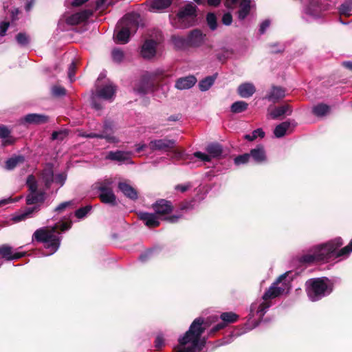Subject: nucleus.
Here are the masks:
<instances>
[{
  "instance_id": "61",
  "label": "nucleus",
  "mask_w": 352,
  "mask_h": 352,
  "mask_svg": "<svg viewBox=\"0 0 352 352\" xmlns=\"http://www.w3.org/2000/svg\"><path fill=\"white\" fill-rule=\"evenodd\" d=\"M68 76L72 80V77L74 76L76 70V63L75 61H72L69 66L68 69Z\"/></svg>"
},
{
  "instance_id": "10",
  "label": "nucleus",
  "mask_w": 352,
  "mask_h": 352,
  "mask_svg": "<svg viewBox=\"0 0 352 352\" xmlns=\"http://www.w3.org/2000/svg\"><path fill=\"white\" fill-rule=\"evenodd\" d=\"M155 83L151 76L143 75L140 81L135 84L133 90L135 92L145 95L154 91Z\"/></svg>"
},
{
  "instance_id": "23",
  "label": "nucleus",
  "mask_w": 352,
  "mask_h": 352,
  "mask_svg": "<svg viewBox=\"0 0 352 352\" xmlns=\"http://www.w3.org/2000/svg\"><path fill=\"white\" fill-rule=\"evenodd\" d=\"M256 91V88L254 85L252 83L245 82L240 85L238 87L237 92L239 95L242 98H250L251 97Z\"/></svg>"
},
{
  "instance_id": "52",
  "label": "nucleus",
  "mask_w": 352,
  "mask_h": 352,
  "mask_svg": "<svg viewBox=\"0 0 352 352\" xmlns=\"http://www.w3.org/2000/svg\"><path fill=\"white\" fill-rule=\"evenodd\" d=\"M250 158V155H249V153H244L236 156L234 158V162L236 166H239L241 164H247L249 162Z\"/></svg>"
},
{
  "instance_id": "9",
  "label": "nucleus",
  "mask_w": 352,
  "mask_h": 352,
  "mask_svg": "<svg viewBox=\"0 0 352 352\" xmlns=\"http://www.w3.org/2000/svg\"><path fill=\"white\" fill-rule=\"evenodd\" d=\"M151 207L157 216L161 217L162 219L168 214H171L174 210V206L172 201L165 199H157L152 204Z\"/></svg>"
},
{
  "instance_id": "53",
  "label": "nucleus",
  "mask_w": 352,
  "mask_h": 352,
  "mask_svg": "<svg viewBox=\"0 0 352 352\" xmlns=\"http://www.w3.org/2000/svg\"><path fill=\"white\" fill-rule=\"evenodd\" d=\"M192 201H184L179 204L178 205V210L179 212H181L182 213L183 211H187L189 210L192 209L193 204Z\"/></svg>"
},
{
  "instance_id": "38",
  "label": "nucleus",
  "mask_w": 352,
  "mask_h": 352,
  "mask_svg": "<svg viewBox=\"0 0 352 352\" xmlns=\"http://www.w3.org/2000/svg\"><path fill=\"white\" fill-rule=\"evenodd\" d=\"M161 250H162L160 248H153L152 249L148 250L144 253L140 254L139 258L142 262H145L148 259L159 255L160 253L161 252Z\"/></svg>"
},
{
  "instance_id": "22",
  "label": "nucleus",
  "mask_w": 352,
  "mask_h": 352,
  "mask_svg": "<svg viewBox=\"0 0 352 352\" xmlns=\"http://www.w3.org/2000/svg\"><path fill=\"white\" fill-rule=\"evenodd\" d=\"M285 291V289L280 287H277V284L273 283L269 289L265 291L263 296L264 300H268L270 299L275 298L280 296Z\"/></svg>"
},
{
  "instance_id": "54",
  "label": "nucleus",
  "mask_w": 352,
  "mask_h": 352,
  "mask_svg": "<svg viewBox=\"0 0 352 352\" xmlns=\"http://www.w3.org/2000/svg\"><path fill=\"white\" fill-rule=\"evenodd\" d=\"M52 92L54 96L60 97L66 94V89L61 86H54Z\"/></svg>"
},
{
  "instance_id": "35",
  "label": "nucleus",
  "mask_w": 352,
  "mask_h": 352,
  "mask_svg": "<svg viewBox=\"0 0 352 352\" xmlns=\"http://www.w3.org/2000/svg\"><path fill=\"white\" fill-rule=\"evenodd\" d=\"M25 162V157L23 155H17L9 158L6 162V168L8 170H12L19 164H23Z\"/></svg>"
},
{
  "instance_id": "25",
  "label": "nucleus",
  "mask_w": 352,
  "mask_h": 352,
  "mask_svg": "<svg viewBox=\"0 0 352 352\" xmlns=\"http://www.w3.org/2000/svg\"><path fill=\"white\" fill-rule=\"evenodd\" d=\"M44 201L45 192L43 191H38L36 192H30L26 197L27 205L43 204Z\"/></svg>"
},
{
  "instance_id": "1",
  "label": "nucleus",
  "mask_w": 352,
  "mask_h": 352,
  "mask_svg": "<svg viewBox=\"0 0 352 352\" xmlns=\"http://www.w3.org/2000/svg\"><path fill=\"white\" fill-rule=\"evenodd\" d=\"M208 327L204 318H195L188 330L178 339L179 345L173 349L174 352H206L204 349L208 338L201 336Z\"/></svg>"
},
{
  "instance_id": "56",
  "label": "nucleus",
  "mask_w": 352,
  "mask_h": 352,
  "mask_svg": "<svg viewBox=\"0 0 352 352\" xmlns=\"http://www.w3.org/2000/svg\"><path fill=\"white\" fill-rule=\"evenodd\" d=\"M226 326L227 325L225 324V322L223 321L217 324L210 330L209 335L212 336L215 334L219 331L224 329Z\"/></svg>"
},
{
  "instance_id": "11",
  "label": "nucleus",
  "mask_w": 352,
  "mask_h": 352,
  "mask_svg": "<svg viewBox=\"0 0 352 352\" xmlns=\"http://www.w3.org/2000/svg\"><path fill=\"white\" fill-rule=\"evenodd\" d=\"M138 219L142 221L148 228H155L160 226V221L157 214L146 212L140 211L137 212Z\"/></svg>"
},
{
  "instance_id": "36",
  "label": "nucleus",
  "mask_w": 352,
  "mask_h": 352,
  "mask_svg": "<svg viewBox=\"0 0 352 352\" xmlns=\"http://www.w3.org/2000/svg\"><path fill=\"white\" fill-rule=\"evenodd\" d=\"M171 41L177 50L184 49L188 47L187 37H183L179 36L173 35L171 36Z\"/></svg>"
},
{
  "instance_id": "58",
  "label": "nucleus",
  "mask_w": 352,
  "mask_h": 352,
  "mask_svg": "<svg viewBox=\"0 0 352 352\" xmlns=\"http://www.w3.org/2000/svg\"><path fill=\"white\" fill-rule=\"evenodd\" d=\"M194 155L203 162H210L212 158L210 155H207L200 151L195 152Z\"/></svg>"
},
{
  "instance_id": "63",
  "label": "nucleus",
  "mask_w": 352,
  "mask_h": 352,
  "mask_svg": "<svg viewBox=\"0 0 352 352\" xmlns=\"http://www.w3.org/2000/svg\"><path fill=\"white\" fill-rule=\"evenodd\" d=\"M229 54L230 51L228 50H224L223 53L217 54V58L221 62H224L228 58Z\"/></svg>"
},
{
  "instance_id": "8",
  "label": "nucleus",
  "mask_w": 352,
  "mask_h": 352,
  "mask_svg": "<svg viewBox=\"0 0 352 352\" xmlns=\"http://www.w3.org/2000/svg\"><path fill=\"white\" fill-rule=\"evenodd\" d=\"M148 148L152 151L168 152L173 151L175 148V140L168 139H156L148 144Z\"/></svg>"
},
{
  "instance_id": "64",
  "label": "nucleus",
  "mask_w": 352,
  "mask_h": 352,
  "mask_svg": "<svg viewBox=\"0 0 352 352\" xmlns=\"http://www.w3.org/2000/svg\"><path fill=\"white\" fill-rule=\"evenodd\" d=\"M191 188V184L190 183L187 184H178L175 186V189L176 190H179L182 192H185L188 190H189Z\"/></svg>"
},
{
  "instance_id": "12",
  "label": "nucleus",
  "mask_w": 352,
  "mask_h": 352,
  "mask_svg": "<svg viewBox=\"0 0 352 352\" xmlns=\"http://www.w3.org/2000/svg\"><path fill=\"white\" fill-rule=\"evenodd\" d=\"M114 126L113 122L106 120L103 123L102 132L99 133L100 139H104L110 143L118 142V139L113 135Z\"/></svg>"
},
{
  "instance_id": "28",
  "label": "nucleus",
  "mask_w": 352,
  "mask_h": 352,
  "mask_svg": "<svg viewBox=\"0 0 352 352\" xmlns=\"http://www.w3.org/2000/svg\"><path fill=\"white\" fill-rule=\"evenodd\" d=\"M116 91L115 87L111 85H107L99 89L96 91L98 97L108 100L111 98Z\"/></svg>"
},
{
  "instance_id": "26",
  "label": "nucleus",
  "mask_w": 352,
  "mask_h": 352,
  "mask_svg": "<svg viewBox=\"0 0 352 352\" xmlns=\"http://www.w3.org/2000/svg\"><path fill=\"white\" fill-rule=\"evenodd\" d=\"M106 159L111 161L123 162L129 159V153L122 151H109L106 156Z\"/></svg>"
},
{
  "instance_id": "2",
  "label": "nucleus",
  "mask_w": 352,
  "mask_h": 352,
  "mask_svg": "<svg viewBox=\"0 0 352 352\" xmlns=\"http://www.w3.org/2000/svg\"><path fill=\"white\" fill-rule=\"evenodd\" d=\"M138 27L139 22L135 14H125L116 25L113 35L115 42L119 44L127 43L131 34L135 33Z\"/></svg>"
},
{
  "instance_id": "32",
  "label": "nucleus",
  "mask_w": 352,
  "mask_h": 352,
  "mask_svg": "<svg viewBox=\"0 0 352 352\" xmlns=\"http://www.w3.org/2000/svg\"><path fill=\"white\" fill-rule=\"evenodd\" d=\"M330 111V107L324 103H319L312 109V113L317 117H322Z\"/></svg>"
},
{
  "instance_id": "30",
  "label": "nucleus",
  "mask_w": 352,
  "mask_h": 352,
  "mask_svg": "<svg viewBox=\"0 0 352 352\" xmlns=\"http://www.w3.org/2000/svg\"><path fill=\"white\" fill-rule=\"evenodd\" d=\"M251 9L250 0H241L240 3V8L238 11V17L241 20H243L250 14Z\"/></svg>"
},
{
  "instance_id": "20",
  "label": "nucleus",
  "mask_w": 352,
  "mask_h": 352,
  "mask_svg": "<svg viewBox=\"0 0 352 352\" xmlns=\"http://www.w3.org/2000/svg\"><path fill=\"white\" fill-rule=\"evenodd\" d=\"M118 188L127 198L133 201L138 199L137 190L126 182H119Z\"/></svg>"
},
{
  "instance_id": "3",
  "label": "nucleus",
  "mask_w": 352,
  "mask_h": 352,
  "mask_svg": "<svg viewBox=\"0 0 352 352\" xmlns=\"http://www.w3.org/2000/svg\"><path fill=\"white\" fill-rule=\"evenodd\" d=\"M333 289V285L328 278H310L305 283V292L312 302H316L329 295Z\"/></svg>"
},
{
  "instance_id": "15",
  "label": "nucleus",
  "mask_w": 352,
  "mask_h": 352,
  "mask_svg": "<svg viewBox=\"0 0 352 352\" xmlns=\"http://www.w3.org/2000/svg\"><path fill=\"white\" fill-rule=\"evenodd\" d=\"M205 36L206 35L204 34L199 29H194L191 30L187 36L188 47H200L204 42Z\"/></svg>"
},
{
  "instance_id": "45",
  "label": "nucleus",
  "mask_w": 352,
  "mask_h": 352,
  "mask_svg": "<svg viewBox=\"0 0 352 352\" xmlns=\"http://www.w3.org/2000/svg\"><path fill=\"white\" fill-rule=\"evenodd\" d=\"M265 132L262 129H257L252 133V134H247L245 135L244 138L248 141H253L256 140L258 137L261 138H264Z\"/></svg>"
},
{
  "instance_id": "62",
  "label": "nucleus",
  "mask_w": 352,
  "mask_h": 352,
  "mask_svg": "<svg viewBox=\"0 0 352 352\" xmlns=\"http://www.w3.org/2000/svg\"><path fill=\"white\" fill-rule=\"evenodd\" d=\"M352 252V240L345 247L342 248L339 255H346L349 254Z\"/></svg>"
},
{
  "instance_id": "17",
  "label": "nucleus",
  "mask_w": 352,
  "mask_h": 352,
  "mask_svg": "<svg viewBox=\"0 0 352 352\" xmlns=\"http://www.w3.org/2000/svg\"><path fill=\"white\" fill-rule=\"evenodd\" d=\"M285 89L280 87L273 85L270 92L265 96V98L273 103L278 102L280 100L285 96Z\"/></svg>"
},
{
  "instance_id": "21",
  "label": "nucleus",
  "mask_w": 352,
  "mask_h": 352,
  "mask_svg": "<svg viewBox=\"0 0 352 352\" xmlns=\"http://www.w3.org/2000/svg\"><path fill=\"white\" fill-rule=\"evenodd\" d=\"M197 82V78L192 75L179 78L175 82V87L177 89H188L193 87Z\"/></svg>"
},
{
  "instance_id": "60",
  "label": "nucleus",
  "mask_w": 352,
  "mask_h": 352,
  "mask_svg": "<svg viewBox=\"0 0 352 352\" xmlns=\"http://www.w3.org/2000/svg\"><path fill=\"white\" fill-rule=\"evenodd\" d=\"M54 226H57V230L59 229L61 232H64L71 228L72 221L62 222L60 224H56Z\"/></svg>"
},
{
  "instance_id": "51",
  "label": "nucleus",
  "mask_w": 352,
  "mask_h": 352,
  "mask_svg": "<svg viewBox=\"0 0 352 352\" xmlns=\"http://www.w3.org/2000/svg\"><path fill=\"white\" fill-rule=\"evenodd\" d=\"M16 40L17 43L21 46H26L29 44L30 42L29 36L23 32H20L16 34Z\"/></svg>"
},
{
  "instance_id": "57",
  "label": "nucleus",
  "mask_w": 352,
  "mask_h": 352,
  "mask_svg": "<svg viewBox=\"0 0 352 352\" xmlns=\"http://www.w3.org/2000/svg\"><path fill=\"white\" fill-rule=\"evenodd\" d=\"M10 130L5 125H0V138L6 139L10 137Z\"/></svg>"
},
{
  "instance_id": "18",
  "label": "nucleus",
  "mask_w": 352,
  "mask_h": 352,
  "mask_svg": "<svg viewBox=\"0 0 352 352\" xmlns=\"http://www.w3.org/2000/svg\"><path fill=\"white\" fill-rule=\"evenodd\" d=\"M23 119L24 122L35 125L45 124L50 121L48 116L38 113L27 114Z\"/></svg>"
},
{
  "instance_id": "44",
  "label": "nucleus",
  "mask_w": 352,
  "mask_h": 352,
  "mask_svg": "<svg viewBox=\"0 0 352 352\" xmlns=\"http://www.w3.org/2000/svg\"><path fill=\"white\" fill-rule=\"evenodd\" d=\"M26 185L28 186L30 192H38L37 182L33 175H28V177L27 178V181H26Z\"/></svg>"
},
{
  "instance_id": "41",
  "label": "nucleus",
  "mask_w": 352,
  "mask_h": 352,
  "mask_svg": "<svg viewBox=\"0 0 352 352\" xmlns=\"http://www.w3.org/2000/svg\"><path fill=\"white\" fill-rule=\"evenodd\" d=\"M183 218V214L179 210H176L174 214H168L165 217L162 218V220L169 223H177L179 221Z\"/></svg>"
},
{
  "instance_id": "50",
  "label": "nucleus",
  "mask_w": 352,
  "mask_h": 352,
  "mask_svg": "<svg viewBox=\"0 0 352 352\" xmlns=\"http://www.w3.org/2000/svg\"><path fill=\"white\" fill-rule=\"evenodd\" d=\"M165 346V340L162 333L157 335L155 341L154 346L157 351H161L162 349Z\"/></svg>"
},
{
  "instance_id": "59",
  "label": "nucleus",
  "mask_w": 352,
  "mask_h": 352,
  "mask_svg": "<svg viewBox=\"0 0 352 352\" xmlns=\"http://www.w3.org/2000/svg\"><path fill=\"white\" fill-rule=\"evenodd\" d=\"M221 22L225 25H230L232 23V16L230 12L225 13L221 19Z\"/></svg>"
},
{
  "instance_id": "14",
  "label": "nucleus",
  "mask_w": 352,
  "mask_h": 352,
  "mask_svg": "<svg viewBox=\"0 0 352 352\" xmlns=\"http://www.w3.org/2000/svg\"><path fill=\"white\" fill-rule=\"evenodd\" d=\"M26 252H13V248L8 244L0 245V257L7 261L18 260L25 256Z\"/></svg>"
},
{
  "instance_id": "39",
  "label": "nucleus",
  "mask_w": 352,
  "mask_h": 352,
  "mask_svg": "<svg viewBox=\"0 0 352 352\" xmlns=\"http://www.w3.org/2000/svg\"><path fill=\"white\" fill-rule=\"evenodd\" d=\"M239 316L236 314L230 311V312H223L221 314L220 318L223 322H225V324L228 325V324L236 322Z\"/></svg>"
},
{
  "instance_id": "24",
  "label": "nucleus",
  "mask_w": 352,
  "mask_h": 352,
  "mask_svg": "<svg viewBox=\"0 0 352 352\" xmlns=\"http://www.w3.org/2000/svg\"><path fill=\"white\" fill-rule=\"evenodd\" d=\"M292 113V107L289 104H285L275 107V109L271 112V116L273 119H278L279 117L285 114L291 115Z\"/></svg>"
},
{
  "instance_id": "13",
  "label": "nucleus",
  "mask_w": 352,
  "mask_h": 352,
  "mask_svg": "<svg viewBox=\"0 0 352 352\" xmlns=\"http://www.w3.org/2000/svg\"><path fill=\"white\" fill-rule=\"evenodd\" d=\"M94 10L85 9L76 12L67 18L66 23L74 25L85 22L94 14Z\"/></svg>"
},
{
  "instance_id": "27",
  "label": "nucleus",
  "mask_w": 352,
  "mask_h": 352,
  "mask_svg": "<svg viewBox=\"0 0 352 352\" xmlns=\"http://www.w3.org/2000/svg\"><path fill=\"white\" fill-rule=\"evenodd\" d=\"M40 210V207L38 206H35L34 207L31 208H27L24 212L15 214L12 217V220L14 222H19L21 221H23L26 219L27 218L30 217L31 214L34 212H37Z\"/></svg>"
},
{
  "instance_id": "6",
  "label": "nucleus",
  "mask_w": 352,
  "mask_h": 352,
  "mask_svg": "<svg viewBox=\"0 0 352 352\" xmlns=\"http://www.w3.org/2000/svg\"><path fill=\"white\" fill-rule=\"evenodd\" d=\"M197 7L192 3L181 8L176 14L177 28L185 29L195 25L197 18Z\"/></svg>"
},
{
  "instance_id": "47",
  "label": "nucleus",
  "mask_w": 352,
  "mask_h": 352,
  "mask_svg": "<svg viewBox=\"0 0 352 352\" xmlns=\"http://www.w3.org/2000/svg\"><path fill=\"white\" fill-rule=\"evenodd\" d=\"M351 10H352V3H342L339 7L340 14L344 15L347 17L351 16Z\"/></svg>"
},
{
  "instance_id": "40",
  "label": "nucleus",
  "mask_w": 352,
  "mask_h": 352,
  "mask_svg": "<svg viewBox=\"0 0 352 352\" xmlns=\"http://www.w3.org/2000/svg\"><path fill=\"white\" fill-rule=\"evenodd\" d=\"M248 104L245 101H236L234 102L230 107V110L233 113H239L248 109Z\"/></svg>"
},
{
  "instance_id": "48",
  "label": "nucleus",
  "mask_w": 352,
  "mask_h": 352,
  "mask_svg": "<svg viewBox=\"0 0 352 352\" xmlns=\"http://www.w3.org/2000/svg\"><path fill=\"white\" fill-rule=\"evenodd\" d=\"M113 60L116 63H121L124 57V54L122 50L120 49H114L111 52Z\"/></svg>"
},
{
  "instance_id": "42",
  "label": "nucleus",
  "mask_w": 352,
  "mask_h": 352,
  "mask_svg": "<svg viewBox=\"0 0 352 352\" xmlns=\"http://www.w3.org/2000/svg\"><path fill=\"white\" fill-rule=\"evenodd\" d=\"M299 261L301 263H305V264H311L314 262H319L318 258H316V254L315 252L314 249H313V253L312 254H307L302 255Z\"/></svg>"
},
{
  "instance_id": "4",
  "label": "nucleus",
  "mask_w": 352,
  "mask_h": 352,
  "mask_svg": "<svg viewBox=\"0 0 352 352\" xmlns=\"http://www.w3.org/2000/svg\"><path fill=\"white\" fill-rule=\"evenodd\" d=\"M342 245V239L340 236H338L327 243L318 245L314 248L316 254V258L319 261L328 262L331 258L343 256L344 255H339L342 249L337 251Z\"/></svg>"
},
{
  "instance_id": "29",
  "label": "nucleus",
  "mask_w": 352,
  "mask_h": 352,
  "mask_svg": "<svg viewBox=\"0 0 352 352\" xmlns=\"http://www.w3.org/2000/svg\"><path fill=\"white\" fill-rule=\"evenodd\" d=\"M206 150L211 157H218L223 153V146L217 142L209 144Z\"/></svg>"
},
{
  "instance_id": "19",
  "label": "nucleus",
  "mask_w": 352,
  "mask_h": 352,
  "mask_svg": "<svg viewBox=\"0 0 352 352\" xmlns=\"http://www.w3.org/2000/svg\"><path fill=\"white\" fill-rule=\"evenodd\" d=\"M249 155H250V157H252L256 164H261L267 160L264 146L261 144H258L256 148L251 149Z\"/></svg>"
},
{
  "instance_id": "43",
  "label": "nucleus",
  "mask_w": 352,
  "mask_h": 352,
  "mask_svg": "<svg viewBox=\"0 0 352 352\" xmlns=\"http://www.w3.org/2000/svg\"><path fill=\"white\" fill-rule=\"evenodd\" d=\"M206 22L209 28L214 31L217 28V19L216 15L213 12H209L206 15Z\"/></svg>"
},
{
  "instance_id": "49",
  "label": "nucleus",
  "mask_w": 352,
  "mask_h": 352,
  "mask_svg": "<svg viewBox=\"0 0 352 352\" xmlns=\"http://www.w3.org/2000/svg\"><path fill=\"white\" fill-rule=\"evenodd\" d=\"M68 135L67 130H60L58 131H53L51 139L52 140L63 141Z\"/></svg>"
},
{
  "instance_id": "55",
  "label": "nucleus",
  "mask_w": 352,
  "mask_h": 352,
  "mask_svg": "<svg viewBox=\"0 0 352 352\" xmlns=\"http://www.w3.org/2000/svg\"><path fill=\"white\" fill-rule=\"evenodd\" d=\"M271 306V303L265 300L261 303L258 307L257 312L261 314V316H263L266 312V310Z\"/></svg>"
},
{
  "instance_id": "5",
  "label": "nucleus",
  "mask_w": 352,
  "mask_h": 352,
  "mask_svg": "<svg viewBox=\"0 0 352 352\" xmlns=\"http://www.w3.org/2000/svg\"><path fill=\"white\" fill-rule=\"evenodd\" d=\"M56 232H57V226H53L50 229L42 228L37 229L32 237L36 241L45 243V248L51 249L54 253L60 246L59 237L54 234Z\"/></svg>"
},
{
  "instance_id": "46",
  "label": "nucleus",
  "mask_w": 352,
  "mask_h": 352,
  "mask_svg": "<svg viewBox=\"0 0 352 352\" xmlns=\"http://www.w3.org/2000/svg\"><path fill=\"white\" fill-rule=\"evenodd\" d=\"M92 209L91 205H87L85 207H81L75 211V216L78 219L84 218Z\"/></svg>"
},
{
  "instance_id": "34",
  "label": "nucleus",
  "mask_w": 352,
  "mask_h": 352,
  "mask_svg": "<svg viewBox=\"0 0 352 352\" xmlns=\"http://www.w3.org/2000/svg\"><path fill=\"white\" fill-rule=\"evenodd\" d=\"M173 0H152L151 2V8L152 10H162L168 8Z\"/></svg>"
},
{
  "instance_id": "7",
  "label": "nucleus",
  "mask_w": 352,
  "mask_h": 352,
  "mask_svg": "<svg viewBox=\"0 0 352 352\" xmlns=\"http://www.w3.org/2000/svg\"><path fill=\"white\" fill-rule=\"evenodd\" d=\"M111 184L110 182L106 180L99 184L98 187V190L100 192L98 197L102 203L109 204L111 206H116L118 205L116 196L113 191Z\"/></svg>"
},
{
  "instance_id": "16",
  "label": "nucleus",
  "mask_w": 352,
  "mask_h": 352,
  "mask_svg": "<svg viewBox=\"0 0 352 352\" xmlns=\"http://www.w3.org/2000/svg\"><path fill=\"white\" fill-rule=\"evenodd\" d=\"M157 42L153 39L144 41L141 48V55L144 58L150 59L156 54Z\"/></svg>"
},
{
  "instance_id": "33",
  "label": "nucleus",
  "mask_w": 352,
  "mask_h": 352,
  "mask_svg": "<svg viewBox=\"0 0 352 352\" xmlns=\"http://www.w3.org/2000/svg\"><path fill=\"white\" fill-rule=\"evenodd\" d=\"M290 127V122L289 121L283 122L278 124L274 130V134L276 138H280L286 134V131Z\"/></svg>"
},
{
  "instance_id": "31",
  "label": "nucleus",
  "mask_w": 352,
  "mask_h": 352,
  "mask_svg": "<svg viewBox=\"0 0 352 352\" xmlns=\"http://www.w3.org/2000/svg\"><path fill=\"white\" fill-rule=\"evenodd\" d=\"M217 77V74H214L212 76H208L205 78L202 79L199 82V88L201 91H206L208 90L214 84L216 78Z\"/></svg>"
},
{
  "instance_id": "37",
  "label": "nucleus",
  "mask_w": 352,
  "mask_h": 352,
  "mask_svg": "<svg viewBox=\"0 0 352 352\" xmlns=\"http://www.w3.org/2000/svg\"><path fill=\"white\" fill-rule=\"evenodd\" d=\"M42 179L47 188H49L54 181V173L51 168L45 169L41 173Z\"/></svg>"
}]
</instances>
